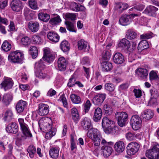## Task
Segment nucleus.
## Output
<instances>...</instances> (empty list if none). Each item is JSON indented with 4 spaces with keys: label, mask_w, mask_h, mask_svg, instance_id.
<instances>
[{
    "label": "nucleus",
    "mask_w": 159,
    "mask_h": 159,
    "mask_svg": "<svg viewBox=\"0 0 159 159\" xmlns=\"http://www.w3.org/2000/svg\"><path fill=\"white\" fill-rule=\"evenodd\" d=\"M87 136L92 139L94 146L100 145L102 138L100 132L96 129L92 128L89 129L87 134Z\"/></svg>",
    "instance_id": "nucleus-1"
},
{
    "label": "nucleus",
    "mask_w": 159,
    "mask_h": 159,
    "mask_svg": "<svg viewBox=\"0 0 159 159\" xmlns=\"http://www.w3.org/2000/svg\"><path fill=\"white\" fill-rule=\"evenodd\" d=\"M101 143L103 145L101 149L102 155L104 157H108L112 152L113 149L111 146L113 145V143L111 141L107 142L104 139H102Z\"/></svg>",
    "instance_id": "nucleus-2"
},
{
    "label": "nucleus",
    "mask_w": 159,
    "mask_h": 159,
    "mask_svg": "<svg viewBox=\"0 0 159 159\" xmlns=\"http://www.w3.org/2000/svg\"><path fill=\"white\" fill-rule=\"evenodd\" d=\"M20 140H24L32 137V134L28 125L24 123V120L22 118H20Z\"/></svg>",
    "instance_id": "nucleus-3"
},
{
    "label": "nucleus",
    "mask_w": 159,
    "mask_h": 159,
    "mask_svg": "<svg viewBox=\"0 0 159 159\" xmlns=\"http://www.w3.org/2000/svg\"><path fill=\"white\" fill-rule=\"evenodd\" d=\"M145 155L150 159H159V144H154L151 149L146 151Z\"/></svg>",
    "instance_id": "nucleus-4"
},
{
    "label": "nucleus",
    "mask_w": 159,
    "mask_h": 159,
    "mask_svg": "<svg viewBox=\"0 0 159 159\" xmlns=\"http://www.w3.org/2000/svg\"><path fill=\"white\" fill-rule=\"evenodd\" d=\"M118 125L122 127L125 125L126 122L128 118L127 114L125 112H117L115 115Z\"/></svg>",
    "instance_id": "nucleus-5"
},
{
    "label": "nucleus",
    "mask_w": 159,
    "mask_h": 159,
    "mask_svg": "<svg viewBox=\"0 0 159 159\" xmlns=\"http://www.w3.org/2000/svg\"><path fill=\"white\" fill-rule=\"evenodd\" d=\"M130 123L132 129L134 130H136L141 127L142 120L139 116L134 115L131 118Z\"/></svg>",
    "instance_id": "nucleus-6"
},
{
    "label": "nucleus",
    "mask_w": 159,
    "mask_h": 159,
    "mask_svg": "<svg viewBox=\"0 0 159 159\" xmlns=\"http://www.w3.org/2000/svg\"><path fill=\"white\" fill-rule=\"evenodd\" d=\"M139 148L138 143L135 142H131L127 147V153L129 155H134L138 151Z\"/></svg>",
    "instance_id": "nucleus-7"
},
{
    "label": "nucleus",
    "mask_w": 159,
    "mask_h": 159,
    "mask_svg": "<svg viewBox=\"0 0 159 159\" xmlns=\"http://www.w3.org/2000/svg\"><path fill=\"white\" fill-rule=\"evenodd\" d=\"M43 130L46 133L45 138L47 139H50L56 134V129L52 128V124H48L45 126L43 128Z\"/></svg>",
    "instance_id": "nucleus-8"
},
{
    "label": "nucleus",
    "mask_w": 159,
    "mask_h": 159,
    "mask_svg": "<svg viewBox=\"0 0 159 159\" xmlns=\"http://www.w3.org/2000/svg\"><path fill=\"white\" fill-rule=\"evenodd\" d=\"M113 123V121L107 117H105L103 118L102 121V126L106 133L108 134L111 132L112 129L111 126Z\"/></svg>",
    "instance_id": "nucleus-9"
},
{
    "label": "nucleus",
    "mask_w": 159,
    "mask_h": 159,
    "mask_svg": "<svg viewBox=\"0 0 159 159\" xmlns=\"http://www.w3.org/2000/svg\"><path fill=\"white\" fill-rule=\"evenodd\" d=\"M43 51L44 55L42 58L44 61L49 63L52 62L55 58V54L52 53L48 48H45Z\"/></svg>",
    "instance_id": "nucleus-10"
},
{
    "label": "nucleus",
    "mask_w": 159,
    "mask_h": 159,
    "mask_svg": "<svg viewBox=\"0 0 159 159\" xmlns=\"http://www.w3.org/2000/svg\"><path fill=\"white\" fill-rule=\"evenodd\" d=\"M20 51L16 50L10 53L8 56L9 61L13 63H19L20 61Z\"/></svg>",
    "instance_id": "nucleus-11"
},
{
    "label": "nucleus",
    "mask_w": 159,
    "mask_h": 159,
    "mask_svg": "<svg viewBox=\"0 0 159 159\" xmlns=\"http://www.w3.org/2000/svg\"><path fill=\"white\" fill-rule=\"evenodd\" d=\"M13 82L12 80L9 78L5 77L3 80L1 84L2 88L5 91L11 89L13 86Z\"/></svg>",
    "instance_id": "nucleus-12"
},
{
    "label": "nucleus",
    "mask_w": 159,
    "mask_h": 159,
    "mask_svg": "<svg viewBox=\"0 0 159 159\" xmlns=\"http://www.w3.org/2000/svg\"><path fill=\"white\" fill-rule=\"evenodd\" d=\"M106 95L105 93L98 94L95 96L93 99V102L95 105L101 104L106 98Z\"/></svg>",
    "instance_id": "nucleus-13"
},
{
    "label": "nucleus",
    "mask_w": 159,
    "mask_h": 159,
    "mask_svg": "<svg viewBox=\"0 0 159 159\" xmlns=\"http://www.w3.org/2000/svg\"><path fill=\"white\" fill-rule=\"evenodd\" d=\"M49 107L46 104L41 103L39 106L38 113L41 116H44L49 113Z\"/></svg>",
    "instance_id": "nucleus-14"
},
{
    "label": "nucleus",
    "mask_w": 159,
    "mask_h": 159,
    "mask_svg": "<svg viewBox=\"0 0 159 159\" xmlns=\"http://www.w3.org/2000/svg\"><path fill=\"white\" fill-rule=\"evenodd\" d=\"M80 125L84 129L88 130L92 126L91 119L88 117L83 118L80 121Z\"/></svg>",
    "instance_id": "nucleus-15"
},
{
    "label": "nucleus",
    "mask_w": 159,
    "mask_h": 159,
    "mask_svg": "<svg viewBox=\"0 0 159 159\" xmlns=\"http://www.w3.org/2000/svg\"><path fill=\"white\" fill-rule=\"evenodd\" d=\"M6 129L8 133L16 134L18 131L19 128L15 123L12 122L7 126Z\"/></svg>",
    "instance_id": "nucleus-16"
},
{
    "label": "nucleus",
    "mask_w": 159,
    "mask_h": 159,
    "mask_svg": "<svg viewBox=\"0 0 159 159\" xmlns=\"http://www.w3.org/2000/svg\"><path fill=\"white\" fill-rule=\"evenodd\" d=\"M118 46L123 49L128 50L130 47V42L126 39H123L118 43Z\"/></svg>",
    "instance_id": "nucleus-17"
},
{
    "label": "nucleus",
    "mask_w": 159,
    "mask_h": 159,
    "mask_svg": "<svg viewBox=\"0 0 159 159\" xmlns=\"http://www.w3.org/2000/svg\"><path fill=\"white\" fill-rule=\"evenodd\" d=\"M141 116L144 120L147 121L153 117V113L150 109L146 110L142 113Z\"/></svg>",
    "instance_id": "nucleus-18"
},
{
    "label": "nucleus",
    "mask_w": 159,
    "mask_h": 159,
    "mask_svg": "<svg viewBox=\"0 0 159 159\" xmlns=\"http://www.w3.org/2000/svg\"><path fill=\"white\" fill-rule=\"evenodd\" d=\"M114 62L116 64H120L123 63L124 61V57L123 55L120 52L115 53L113 58Z\"/></svg>",
    "instance_id": "nucleus-19"
},
{
    "label": "nucleus",
    "mask_w": 159,
    "mask_h": 159,
    "mask_svg": "<svg viewBox=\"0 0 159 159\" xmlns=\"http://www.w3.org/2000/svg\"><path fill=\"white\" fill-rule=\"evenodd\" d=\"M136 72L138 77L142 79L146 78L148 75V70L143 68H138L136 70Z\"/></svg>",
    "instance_id": "nucleus-20"
},
{
    "label": "nucleus",
    "mask_w": 159,
    "mask_h": 159,
    "mask_svg": "<svg viewBox=\"0 0 159 159\" xmlns=\"http://www.w3.org/2000/svg\"><path fill=\"white\" fill-rule=\"evenodd\" d=\"M58 67L59 70L64 71L66 69V62L63 57H59L58 60Z\"/></svg>",
    "instance_id": "nucleus-21"
},
{
    "label": "nucleus",
    "mask_w": 159,
    "mask_h": 159,
    "mask_svg": "<svg viewBox=\"0 0 159 159\" xmlns=\"http://www.w3.org/2000/svg\"><path fill=\"white\" fill-rule=\"evenodd\" d=\"M131 22L129 16L127 15L122 16L119 20V23L121 25L126 26L130 24Z\"/></svg>",
    "instance_id": "nucleus-22"
},
{
    "label": "nucleus",
    "mask_w": 159,
    "mask_h": 159,
    "mask_svg": "<svg viewBox=\"0 0 159 159\" xmlns=\"http://www.w3.org/2000/svg\"><path fill=\"white\" fill-rule=\"evenodd\" d=\"M28 27L31 32L35 33L37 32L39 29V24L37 21H30L29 23Z\"/></svg>",
    "instance_id": "nucleus-23"
},
{
    "label": "nucleus",
    "mask_w": 159,
    "mask_h": 159,
    "mask_svg": "<svg viewBox=\"0 0 159 159\" xmlns=\"http://www.w3.org/2000/svg\"><path fill=\"white\" fill-rule=\"evenodd\" d=\"M102 112L101 109L98 107L95 109L94 115L93 117V119L94 121L96 122L99 120L102 116Z\"/></svg>",
    "instance_id": "nucleus-24"
},
{
    "label": "nucleus",
    "mask_w": 159,
    "mask_h": 159,
    "mask_svg": "<svg viewBox=\"0 0 159 159\" xmlns=\"http://www.w3.org/2000/svg\"><path fill=\"white\" fill-rule=\"evenodd\" d=\"M59 152V148L56 147H52L49 151L50 157L54 159H56L58 157Z\"/></svg>",
    "instance_id": "nucleus-25"
},
{
    "label": "nucleus",
    "mask_w": 159,
    "mask_h": 159,
    "mask_svg": "<svg viewBox=\"0 0 159 159\" xmlns=\"http://www.w3.org/2000/svg\"><path fill=\"white\" fill-rule=\"evenodd\" d=\"M48 38L51 41L54 43L58 42L59 40V36L56 33L53 32H50L47 34Z\"/></svg>",
    "instance_id": "nucleus-26"
},
{
    "label": "nucleus",
    "mask_w": 159,
    "mask_h": 159,
    "mask_svg": "<svg viewBox=\"0 0 159 159\" xmlns=\"http://www.w3.org/2000/svg\"><path fill=\"white\" fill-rule=\"evenodd\" d=\"M115 151L117 152H122L125 149L124 143L122 141H119L116 142L114 145Z\"/></svg>",
    "instance_id": "nucleus-27"
},
{
    "label": "nucleus",
    "mask_w": 159,
    "mask_h": 159,
    "mask_svg": "<svg viewBox=\"0 0 159 159\" xmlns=\"http://www.w3.org/2000/svg\"><path fill=\"white\" fill-rule=\"evenodd\" d=\"M12 99V94L11 93H7L4 94L3 95L2 99V101L5 105L7 106L10 104Z\"/></svg>",
    "instance_id": "nucleus-28"
},
{
    "label": "nucleus",
    "mask_w": 159,
    "mask_h": 159,
    "mask_svg": "<svg viewBox=\"0 0 159 159\" xmlns=\"http://www.w3.org/2000/svg\"><path fill=\"white\" fill-rule=\"evenodd\" d=\"M24 14L25 19L27 20H32L34 16L33 11L27 8L24 9Z\"/></svg>",
    "instance_id": "nucleus-29"
},
{
    "label": "nucleus",
    "mask_w": 159,
    "mask_h": 159,
    "mask_svg": "<svg viewBox=\"0 0 159 159\" xmlns=\"http://www.w3.org/2000/svg\"><path fill=\"white\" fill-rule=\"evenodd\" d=\"M42 58L38 62L35 63V70H42L45 68V62Z\"/></svg>",
    "instance_id": "nucleus-30"
},
{
    "label": "nucleus",
    "mask_w": 159,
    "mask_h": 159,
    "mask_svg": "<svg viewBox=\"0 0 159 159\" xmlns=\"http://www.w3.org/2000/svg\"><path fill=\"white\" fill-rule=\"evenodd\" d=\"M78 48L80 50H83L85 51L89 50V46L86 48L88 45V43L84 40L81 39L78 42Z\"/></svg>",
    "instance_id": "nucleus-31"
},
{
    "label": "nucleus",
    "mask_w": 159,
    "mask_h": 159,
    "mask_svg": "<svg viewBox=\"0 0 159 159\" xmlns=\"http://www.w3.org/2000/svg\"><path fill=\"white\" fill-rule=\"evenodd\" d=\"M38 16L39 20L45 22H48L50 18L49 14L44 12L39 13Z\"/></svg>",
    "instance_id": "nucleus-32"
},
{
    "label": "nucleus",
    "mask_w": 159,
    "mask_h": 159,
    "mask_svg": "<svg viewBox=\"0 0 159 159\" xmlns=\"http://www.w3.org/2000/svg\"><path fill=\"white\" fill-rule=\"evenodd\" d=\"M157 10L158 8L156 7L153 6H150L146 8L144 11L146 13L149 14L153 16H156L155 12Z\"/></svg>",
    "instance_id": "nucleus-33"
},
{
    "label": "nucleus",
    "mask_w": 159,
    "mask_h": 159,
    "mask_svg": "<svg viewBox=\"0 0 159 159\" xmlns=\"http://www.w3.org/2000/svg\"><path fill=\"white\" fill-rule=\"evenodd\" d=\"M19 2V0H13L11 2V6L13 11L16 12H18L20 11Z\"/></svg>",
    "instance_id": "nucleus-34"
},
{
    "label": "nucleus",
    "mask_w": 159,
    "mask_h": 159,
    "mask_svg": "<svg viewBox=\"0 0 159 159\" xmlns=\"http://www.w3.org/2000/svg\"><path fill=\"white\" fill-rule=\"evenodd\" d=\"M71 113L72 119L75 122H77L79 119V115L77 110L75 107L71 109Z\"/></svg>",
    "instance_id": "nucleus-35"
},
{
    "label": "nucleus",
    "mask_w": 159,
    "mask_h": 159,
    "mask_svg": "<svg viewBox=\"0 0 159 159\" xmlns=\"http://www.w3.org/2000/svg\"><path fill=\"white\" fill-rule=\"evenodd\" d=\"M148 47L149 46L147 41L143 40L139 43L137 49L139 51H141L148 48Z\"/></svg>",
    "instance_id": "nucleus-36"
},
{
    "label": "nucleus",
    "mask_w": 159,
    "mask_h": 159,
    "mask_svg": "<svg viewBox=\"0 0 159 159\" xmlns=\"http://www.w3.org/2000/svg\"><path fill=\"white\" fill-rule=\"evenodd\" d=\"M137 35L136 33L134 31L131 30H128L126 34V38L129 39H132L135 38Z\"/></svg>",
    "instance_id": "nucleus-37"
},
{
    "label": "nucleus",
    "mask_w": 159,
    "mask_h": 159,
    "mask_svg": "<svg viewBox=\"0 0 159 159\" xmlns=\"http://www.w3.org/2000/svg\"><path fill=\"white\" fill-rule=\"evenodd\" d=\"M102 69L104 71L106 72L111 70L113 66L112 64L109 61H104L102 64Z\"/></svg>",
    "instance_id": "nucleus-38"
},
{
    "label": "nucleus",
    "mask_w": 159,
    "mask_h": 159,
    "mask_svg": "<svg viewBox=\"0 0 159 159\" xmlns=\"http://www.w3.org/2000/svg\"><path fill=\"white\" fill-rule=\"evenodd\" d=\"M70 98L72 102L73 103L80 104L81 103L80 97L75 94H71L70 96Z\"/></svg>",
    "instance_id": "nucleus-39"
},
{
    "label": "nucleus",
    "mask_w": 159,
    "mask_h": 159,
    "mask_svg": "<svg viewBox=\"0 0 159 159\" xmlns=\"http://www.w3.org/2000/svg\"><path fill=\"white\" fill-rule=\"evenodd\" d=\"M61 48L64 52L68 51L70 49V45L66 40H64L60 44Z\"/></svg>",
    "instance_id": "nucleus-40"
},
{
    "label": "nucleus",
    "mask_w": 159,
    "mask_h": 159,
    "mask_svg": "<svg viewBox=\"0 0 159 159\" xmlns=\"http://www.w3.org/2000/svg\"><path fill=\"white\" fill-rule=\"evenodd\" d=\"M13 118V114L11 110H8L5 113L4 120L8 122L11 120Z\"/></svg>",
    "instance_id": "nucleus-41"
},
{
    "label": "nucleus",
    "mask_w": 159,
    "mask_h": 159,
    "mask_svg": "<svg viewBox=\"0 0 159 159\" xmlns=\"http://www.w3.org/2000/svg\"><path fill=\"white\" fill-rule=\"evenodd\" d=\"M27 152L29 154L30 157L31 158H33L36 152V149L34 146L31 145L29 146L28 147Z\"/></svg>",
    "instance_id": "nucleus-42"
},
{
    "label": "nucleus",
    "mask_w": 159,
    "mask_h": 159,
    "mask_svg": "<svg viewBox=\"0 0 159 159\" xmlns=\"http://www.w3.org/2000/svg\"><path fill=\"white\" fill-rule=\"evenodd\" d=\"M1 48L5 52L9 51L11 48V44L7 41H5L3 43Z\"/></svg>",
    "instance_id": "nucleus-43"
},
{
    "label": "nucleus",
    "mask_w": 159,
    "mask_h": 159,
    "mask_svg": "<svg viewBox=\"0 0 159 159\" xmlns=\"http://www.w3.org/2000/svg\"><path fill=\"white\" fill-rule=\"evenodd\" d=\"M65 24L66 25L67 29L70 31L76 32V30L74 29V24L69 21H66Z\"/></svg>",
    "instance_id": "nucleus-44"
},
{
    "label": "nucleus",
    "mask_w": 159,
    "mask_h": 159,
    "mask_svg": "<svg viewBox=\"0 0 159 159\" xmlns=\"http://www.w3.org/2000/svg\"><path fill=\"white\" fill-rule=\"evenodd\" d=\"M29 51L33 58H35L38 55V50L36 47L32 46L30 47Z\"/></svg>",
    "instance_id": "nucleus-45"
},
{
    "label": "nucleus",
    "mask_w": 159,
    "mask_h": 159,
    "mask_svg": "<svg viewBox=\"0 0 159 159\" xmlns=\"http://www.w3.org/2000/svg\"><path fill=\"white\" fill-rule=\"evenodd\" d=\"M35 75L36 76L39 78L44 79L47 77V75L42 70H35Z\"/></svg>",
    "instance_id": "nucleus-46"
},
{
    "label": "nucleus",
    "mask_w": 159,
    "mask_h": 159,
    "mask_svg": "<svg viewBox=\"0 0 159 159\" xmlns=\"http://www.w3.org/2000/svg\"><path fill=\"white\" fill-rule=\"evenodd\" d=\"M61 20L59 16L53 18H52L50 20L49 23L52 25H57L60 23Z\"/></svg>",
    "instance_id": "nucleus-47"
},
{
    "label": "nucleus",
    "mask_w": 159,
    "mask_h": 159,
    "mask_svg": "<svg viewBox=\"0 0 159 159\" xmlns=\"http://www.w3.org/2000/svg\"><path fill=\"white\" fill-rule=\"evenodd\" d=\"M103 110L105 114L107 115H111L113 111L111 107L110 106L107 104H105L104 105Z\"/></svg>",
    "instance_id": "nucleus-48"
},
{
    "label": "nucleus",
    "mask_w": 159,
    "mask_h": 159,
    "mask_svg": "<svg viewBox=\"0 0 159 159\" xmlns=\"http://www.w3.org/2000/svg\"><path fill=\"white\" fill-rule=\"evenodd\" d=\"M154 35L151 32L146 33L141 35L140 38L141 39H148L154 37Z\"/></svg>",
    "instance_id": "nucleus-49"
},
{
    "label": "nucleus",
    "mask_w": 159,
    "mask_h": 159,
    "mask_svg": "<svg viewBox=\"0 0 159 159\" xmlns=\"http://www.w3.org/2000/svg\"><path fill=\"white\" fill-rule=\"evenodd\" d=\"M20 42L22 45L25 47L30 44L31 40L29 37L26 36L22 38Z\"/></svg>",
    "instance_id": "nucleus-50"
},
{
    "label": "nucleus",
    "mask_w": 159,
    "mask_h": 159,
    "mask_svg": "<svg viewBox=\"0 0 159 159\" xmlns=\"http://www.w3.org/2000/svg\"><path fill=\"white\" fill-rule=\"evenodd\" d=\"M149 79L151 80H159V78L157 75V71L154 70L151 71L149 73Z\"/></svg>",
    "instance_id": "nucleus-51"
},
{
    "label": "nucleus",
    "mask_w": 159,
    "mask_h": 159,
    "mask_svg": "<svg viewBox=\"0 0 159 159\" xmlns=\"http://www.w3.org/2000/svg\"><path fill=\"white\" fill-rule=\"evenodd\" d=\"M29 4L30 7L33 9L36 10L39 8L36 0H29Z\"/></svg>",
    "instance_id": "nucleus-52"
},
{
    "label": "nucleus",
    "mask_w": 159,
    "mask_h": 159,
    "mask_svg": "<svg viewBox=\"0 0 159 159\" xmlns=\"http://www.w3.org/2000/svg\"><path fill=\"white\" fill-rule=\"evenodd\" d=\"M116 8L117 9H121L122 10L127 9L128 7V5L126 3L118 2L116 3Z\"/></svg>",
    "instance_id": "nucleus-53"
},
{
    "label": "nucleus",
    "mask_w": 159,
    "mask_h": 159,
    "mask_svg": "<svg viewBox=\"0 0 159 159\" xmlns=\"http://www.w3.org/2000/svg\"><path fill=\"white\" fill-rule=\"evenodd\" d=\"M76 82L75 76L73 75H71L70 78L69 79L67 86L70 87H73L75 84Z\"/></svg>",
    "instance_id": "nucleus-54"
},
{
    "label": "nucleus",
    "mask_w": 159,
    "mask_h": 159,
    "mask_svg": "<svg viewBox=\"0 0 159 159\" xmlns=\"http://www.w3.org/2000/svg\"><path fill=\"white\" fill-rule=\"evenodd\" d=\"M125 137L126 139L129 141H133L136 139V136L135 134L131 132L127 133L125 134Z\"/></svg>",
    "instance_id": "nucleus-55"
},
{
    "label": "nucleus",
    "mask_w": 159,
    "mask_h": 159,
    "mask_svg": "<svg viewBox=\"0 0 159 159\" xmlns=\"http://www.w3.org/2000/svg\"><path fill=\"white\" fill-rule=\"evenodd\" d=\"M105 88L106 90L110 92L113 91L115 89V87L113 84L110 83L105 84Z\"/></svg>",
    "instance_id": "nucleus-56"
},
{
    "label": "nucleus",
    "mask_w": 159,
    "mask_h": 159,
    "mask_svg": "<svg viewBox=\"0 0 159 159\" xmlns=\"http://www.w3.org/2000/svg\"><path fill=\"white\" fill-rule=\"evenodd\" d=\"M27 103L26 102L20 100V112H26L27 109Z\"/></svg>",
    "instance_id": "nucleus-57"
},
{
    "label": "nucleus",
    "mask_w": 159,
    "mask_h": 159,
    "mask_svg": "<svg viewBox=\"0 0 159 159\" xmlns=\"http://www.w3.org/2000/svg\"><path fill=\"white\" fill-rule=\"evenodd\" d=\"M65 16L67 19L74 20H75L76 16L74 13H67L65 14Z\"/></svg>",
    "instance_id": "nucleus-58"
},
{
    "label": "nucleus",
    "mask_w": 159,
    "mask_h": 159,
    "mask_svg": "<svg viewBox=\"0 0 159 159\" xmlns=\"http://www.w3.org/2000/svg\"><path fill=\"white\" fill-rule=\"evenodd\" d=\"M78 4L75 2H72L70 6V9L75 11H78Z\"/></svg>",
    "instance_id": "nucleus-59"
},
{
    "label": "nucleus",
    "mask_w": 159,
    "mask_h": 159,
    "mask_svg": "<svg viewBox=\"0 0 159 159\" xmlns=\"http://www.w3.org/2000/svg\"><path fill=\"white\" fill-rule=\"evenodd\" d=\"M91 105L90 101L89 100H87L84 107V110L85 113L88 112L89 111Z\"/></svg>",
    "instance_id": "nucleus-60"
},
{
    "label": "nucleus",
    "mask_w": 159,
    "mask_h": 159,
    "mask_svg": "<svg viewBox=\"0 0 159 159\" xmlns=\"http://www.w3.org/2000/svg\"><path fill=\"white\" fill-rule=\"evenodd\" d=\"M111 54L107 51L103 52L102 55V57L104 60H109L111 57Z\"/></svg>",
    "instance_id": "nucleus-61"
},
{
    "label": "nucleus",
    "mask_w": 159,
    "mask_h": 159,
    "mask_svg": "<svg viewBox=\"0 0 159 159\" xmlns=\"http://www.w3.org/2000/svg\"><path fill=\"white\" fill-rule=\"evenodd\" d=\"M7 5V0H0V10L4 9Z\"/></svg>",
    "instance_id": "nucleus-62"
},
{
    "label": "nucleus",
    "mask_w": 159,
    "mask_h": 159,
    "mask_svg": "<svg viewBox=\"0 0 159 159\" xmlns=\"http://www.w3.org/2000/svg\"><path fill=\"white\" fill-rule=\"evenodd\" d=\"M133 92H134V95L136 98H139L142 95L141 91L139 89H134L133 90Z\"/></svg>",
    "instance_id": "nucleus-63"
},
{
    "label": "nucleus",
    "mask_w": 159,
    "mask_h": 159,
    "mask_svg": "<svg viewBox=\"0 0 159 159\" xmlns=\"http://www.w3.org/2000/svg\"><path fill=\"white\" fill-rule=\"evenodd\" d=\"M81 63L83 65H89L90 63V60L87 57H84L81 60Z\"/></svg>",
    "instance_id": "nucleus-64"
}]
</instances>
